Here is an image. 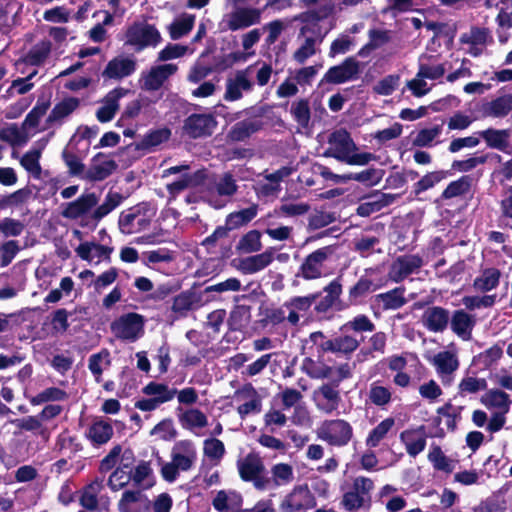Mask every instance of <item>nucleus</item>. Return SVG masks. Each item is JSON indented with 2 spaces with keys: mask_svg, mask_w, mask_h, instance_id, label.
<instances>
[{
  "mask_svg": "<svg viewBox=\"0 0 512 512\" xmlns=\"http://www.w3.org/2000/svg\"><path fill=\"white\" fill-rule=\"evenodd\" d=\"M384 174L383 169L370 167L361 172L345 174V183L354 180L365 186H375L382 180Z\"/></svg>",
  "mask_w": 512,
  "mask_h": 512,
  "instance_id": "54",
  "label": "nucleus"
},
{
  "mask_svg": "<svg viewBox=\"0 0 512 512\" xmlns=\"http://www.w3.org/2000/svg\"><path fill=\"white\" fill-rule=\"evenodd\" d=\"M317 436L331 446H346L353 437L351 424L344 419L325 420L317 430Z\"/></svg>",
  "mask_w": 512,
  "mask_h": 512,
  "instance_id": "7",
  "label": "nucleus"
},
{
  "mask_svg": "<svg viewBox=\"0 0 512 512\" xmlns=\"http://www.w3.org/2000/svg\"><path fill=\"white\" fill-rule=\"evenodd\" d=\"M475 135L482 138L487 147L501 152L506 153L510 145L509 140L511 132L508 129H495L490 127L488 129L475 132Z\"/></svg>",
  "mask_w": 512,
  "mask_h": 512,
  "instance_id": "28",
  "label": "nucleus"
},
{
  "mask_svg": "<svg viewBox=\"0 0 512 512\" xmlns=\"http://www.w3.org/2000/svg\"><path fill=\"white\" fill-rule=\"evenodd\" d=\"M428 460L432 463L435 470L445 473H451L454 470V465L442 451L439 445H433L428 454Z\"/></svg>",
  "mask_w": 512,
  "mask_h": 512,
  "instance_id": "64",
  "label": "nucleus"
},
{
  "mask_svg": "<svg viewBox=\"0 0 512 512\" xmlns=\"http://www.w3.org/2000/svg\"><path fill=\"white\" fill-rule=\"evenodd\" d=\"M328 144L329 147L324 151L323 156L341 162H344L350 153L357 150L350 133L344 128L333 131L328 137Z\"/></svg>",
  "mask_w": 512,
  "mask_h": 512,
  "instance_id": "11",
  "label": "nucleus"
},
{
  "mask_svg": "<svg viewBox=\"0 0 512 512\" xmlns=\"http://www.w3.org/2000/svg\"><path fill=\"white\" fill-rule=\"evenodd\" d=\"M449 175H451V173L448 170L428 172L414 184L413 188L415 195H419L422 192L433 188L436 184L446 179Z\"/></svg>",
  "mask_w": 512,
  "mask_h": 512,
  "instance_id": "58",
  "label": "nucleus"
},
{
  "mask_svg": "<svg viewBox=\"0 0 512 512\" xmlns=\"http://www.w3.org/2000/svg\"><path fill=\"white\" fill-rule=\"evenodd\" d=\"M124 199L125 197L121 193L110 190L106 194L104 202L101 205L97 204V206L93 208V212L90 214V221H92L91 229H95L98 223L117 208Z\"/></svg>",
  "mask_w": 512,
  "mask_h": 512,
  "instance_id": "34",
  "label": "nucleus"
},
{
  "mask_svg": "<svg viewBox=\"0 0 512 512\" xmlns=\"http://www.w3.org/2000/svg\"><path fill=\"white\" fill-rule=\"evenodd\" d=\"M237 468L244 482H252L258 491L268 490L269 476L258 453L250 452L243 459L238 460Z\"/></svg>",
  "mask_w": 512,
  "mask_h": 512,
  "instance_id": "3",
  "label": "nucleus"
},
{
  "mask_svg": "<svg viewBox=\"0 0 512 512\" xmlns=\"http://www.w3.org/2000/svg\"><path fill=\"white\" fill-rule=\"evenodd\" d=\"M252 307L246 304H237L230 311L227 325L230 331H243L251 321Z\"/></svg>",
  "mask_w": 512,
  "mask_h": 512,
  "instance_id": "41",
  "label": "nucleus"
},
{
  "mask_svg": "<svg viewBox=\"0 0 512 512\" xmlns=\"http://www.w3.org/2000/svg\"><path fill=\"white\" fill-rule=\"evenodd\" d=\"M379 287L372 279L365 275L361 276L348 291V305L361 304L369 293L376 291Z\"/></svg>",
  "mask_w": 512,
  "mask_h": 512,
  "instance_id": "38",
  "label": "nucleus"
},
{
  "mask_svg": "<svg viewBox=\"0 0 512 512\" xmlns=\"http://www.w3.org/2000/svg\"><path fill=\"white\" fill-rule=\"evenodd\" d=\"M195 16L191 14H183L180 18L175 19L169 26V34L172 40H178L187 35L194 27Z\"/></svg>",
  "mask_w": 512,
  "mask_h": 512,
  "instance_id": "59",
  "label": "nucleus"
},
{
  "mask_svg": "<svg viewBox=\"0 0 512 512\" xmlns=\"http://www.w3.org/2000/svg\"><path fill=\"white\" fill-rule=\"evenodd\" d=\"M55 447L60 452H68V458H73L83 450V445L75 435H70L66 430L61 432L56 439Z\"/></svg>",
  "mask_w": 512,
  "mask_h": 512,
  "instance_id": "56",
  "label": "nucleus"
},
{
  "mask_svg": "<svg viewBox=\"0 0 512 512\" xmlns=\"http://www.w3.org/2000/svg\"><path fill=\"white\" fill-rule=\"evenodd\" d=\"M102 157H104V154L99 152L92 158V164L88 170H86L83 179L90 182H97L103 181L113 174L118 167L116 161L109 159L104 160L101 163H97V161Z\"/></svg>",
  "mask_w": 512,
  "mask_h": 512,
  "instance_id": "25",
  "label": "nucleus"
},
{
  "mask_svg": "<svg viewBox=\"0 0 512 512\" xmlns=\"http://www.w3.org/2000/svg\"><path fill=\"white\" fill-rule=\"evenodd\" d=\"M262 234L257 229H252L243 234L235 246L239 255L257 253L262 249Z\"/></svg>",
  "mask_w": 512,
  "mask_h": 512,
  "instance_id": "43",
  "label": "nucleus"
},
{
  "mask_svg": "<svg viewBox=\"0 0 512 512\" xmlns=\"http://www.w3.org/2000/svg\"><path fill=\"white\" fill-rule=\"evenodd\" d=\"M261 20V10L252 7H238L227 15L223 30L237 31L258 24Z\"/></svg>",
  "mask_w": 512,
  "mask_h": 512,
  "instance_id": "15",
  "label": "nucleus"
},
{
  "mask_svg": "<svg viewBox=\"0 0 512 512\" xmlns=\"http://www.w3.org/2000/svg\"><path fill=\"white\" fill-rule=\"evenodd\" d=\"M337 388L338 386L332 382L324 383L318 388L316 394L321 397V400L317 403L318 409L326 414H330L338 408L341 397Z\"/></svg>",
  "mask_w": 512,
  "mask_h": 512,
  "instance_id": "30",
  "label": "nucleus"
},
{
  "mask_svg": "<svg viewBox=\"0 0 512 512\" xmlns=\"http://www.w3.org/2000/svg\"><path fill=\"white\" fill-rule=\"evenodd\" d=\"M423 264V258L418 254L398 256L390 266L388 278L394 283H401L409 275L418 272Z\"/></svg>",
  "mask_w": 512,
  "mask_h": 512,
  "instance_id": "14",
  "label": "nucleus"
},
{
  "mask_svg": "<svg viewBox=\"0 0 512 512\" xmlns=\"http://www.w3.org/2000/svg\"><path fill=\"white\" fill-rule=\"evenodd\" d=\"M395 425V419L388 417L382 420L368 434L365 444L369 448H376L384 440Z\"/></svg>",
  "mask_w": 512,
  "mask_h": 512,
  "instance_id": "55",
  "label": "nucleus"
},
{
  "mask_svg": "<svg viewBox=\"0 0 512 512\" xmlns=\"http://www.w3.org/2000/svg\"><path fill=\"white\" fill-rule=\"evenodd\" d=\"M103 489V481L99 478L84 485L78 491L79 504L88 511L94 512L99 510V494Z\"/></svg>",
  "mask_w": 512,
  "mask_h": 512,
  "instance_id": "27",
  "label": "nucleus"
},
{
  "mask_svg": "<svg viewBox=\"0 0 512 512\" xmlns=\"http://www.w3.org/2000/svg\"><path fill=\"white\" fill-rule=\"evenodd\" d=\"M145 318L136 312H129L116 318L111 324V332L117 339L135 342L144 334Z\"/></svg>",
  "mask_w": 512,
  "mask_h": 512,
  "instance_id": "4",
  "label": "nucleus"
},
{
  "mask_svg": "<svg viewBox=\"0 0 512 512\" xmlns=\"http://www.w3.org/2000/svg\"><path fill=\"white\" fill-rule=\"evenodd\" d=\"M321 292H325L326 295L320 296L318 302L315 301L314 311L317 315H326L333 306L340 303V296L342 294L340 277L333 279Z\"/></svg>",
  "mask_w": 512,
  "mask_h": 512,
  "instance_id": "22",
  "label": "nucleus"
},
{
  "mask_svg": "<svg viewBox=\"0 0 512 512\" xmlns=\"http://www.w3.org/2000/svg\"><path fill=\"white\" fill-rule=\"evenodd\" d=\"M141 204L128 208L120 213L118 226L123 234L130 235L147 229L151 219L145 215Z\"/></svg>",
  "mask_w": 512,
  "mask_h": 512,
  "instance_id": "13",
  "label": "nucleus"
},
{
  "mask_svg": "<svg viewBox=\"0 0 512 512\" xmlns=\"http://www.w3.org/2000/svg\"><path fill=\"white\" fill-rule=\"evenodd\" d=\"M99 197L94 192L83 193L77 199L63 203L61 215L70 220L81 219V227L91 228L92 221L88 214L97 206Z\"/></svg>",
  "mask_w": 512,
  "mask_h": 512,
  "instance_id": "5",
  "label": "nucleus"
},
{
  "mask_svg": "<svg viewBox=\"0 0 512 512\" xmlns=\"http://www.w3.org/2000/svg\"><path fill=\"white\" fill-rule=\"evenodd\" d=\"M360 74V64L355 57L345 58L339 65L330 67L320 81V85L342 84L348 81L356 80Z\"/></svg>",
  "mask_w": 512,
  "mask_h": 512,
  "instance_id": "12",
  "label": "nucleus"
},
{
  "mask_svg": "<svg viewBox=\"0 0 512 512\" xmlns=\"http://www.w3.org/2000/svg\"><path fill=\"white\" fill-rule=\"evenodd\" d=\"M480 402L488 409L497 408L504 413L510 410L511 400L509 395L500 389H490L480 398Z\"/></svg>",
  "mask_w": 512,
  "mask_h": 512,
  "instance_id": "44",
  "label": "nucleus"
},
{
  "mask_svg": "<svg viewBox=\"0 0 512 512\" xmlns=\"http://www.w3.org/2000/svg\"><path fill=\"white\" fill-rule=\"evenodd\" d=\"M253 83L247 78L245 71H238L234 79H228L224 99L237 101L242 98V90L250 91Z\"/></svg>",
  "mask_w": 512,
  "mask_h": 512,
  "instance_id": "36",
  "label": "nucleus"
},
{
  "mask_svg": "<svg viewBox=\"0 0 512 512\" xmlns=\"http://www.w3.org/2000/svg\"><path fill=\"white\" fill-rule=\"evenodd\" d=\"M236 395L250 398L249 401L239 405L237 408V412L242 419L251 413H259L261 411V399L252 384H247L242 390L236 391Z\"/></svg>",
  "mask_w": 512,
  "mask_h": 512,
  "instance_id": "40",
  "label": "nucleus"
},
{
  "mask_svg": "<svg viewBox=\"0 0 512 512\" xmlns=\"http://www.w3.org/2000/svg\"><path fill=\"white\" fill-rule=\"evenodd\" d=\"M274 260V254L271 250H265L262 253L241 258L238 269L243 274H255L268 267Z\"/></svg>",
  "mask_w": 512,
  "mask_h": 512,
  "instance_id": "31",
  "label": "nucleus"
},
{
  "mask_svg": "<svg viewBox=\"0 0 512 512\" xmlns=\"http://www.w3.org/2000/svg\"><path fill=\"white\" fill-rule=\"evenodd\" d=\"M334 251L335 248L332 245L324 246L313 251L305 257L296 276L305 280L321 278L323 275L324 263L329 256L334 253Z\"/></svg>",
  "mask_w": 512,
  "mask_h": 512,
  "instance_id": "9",
  "label": "nucleus"
},
{
  "mask_svg": "<svg viewBox=\"0 0 512 512\" xmlns=\"http://www.w3.org/2000/svg\"><path fill=\"white\" fill-rule=\"evenodd\" d=\"M52 44L49 40H42L31 47L23 61L31 66H41L51 53Z\"/></svg>",
  "mask_w": 512,
  "mask_h": 512,
  "instance_id": "52",
  "label": "nucleus"
},
{
  "mask_svg": "<svg viewBox=\"0 0 512 512\" xmlns=\"http://www.w3.org/2000/svg\"><path fill=\"white\" fill-rule=\"evenodd\" d=\"M477 318L468 313L465 309L454 310L450 317V329L462 340L468 341L476 326Z\"/></svg>",
  "mask_w": 512,
  "mask_h": 512,
  "instance_id": "17",
  "label": "nucleus"
},
{
  "mask_svg": "<svg viewBox=\"0 0 512 512\" xmlns=\"http://www.w3.org/2000/svg\"><path fill=\"white\" fill-rule=\"evenodd\" d=\"M291 115L293 119L302 128H307L311 119V110L309 100L306 98L294 101L291 105Z\"/></svg>",
  "mask_w": 512,
  "mask_h": 512,
  "instance_id": "61",
  "label": "nucleus"
},
{
  "mask_svg": "<svg viewBox=\"0 0 512 512\" xmlns=\"http://www.w3.org/2000/svg\"><path fill=\"white\" fill-rule=\"evenodd\" d=\"M271 106L268 104L259 107H249L243 112L249 117L236 122L228 131L227 138L231 142H244L252 135L260 132L264 128V121L262 117L266 115Z\"/></svg>",
  "mask_w": 512,
  "mask_h": 512,
  "instance_id": "2",
  "label": "nucleus"
},
{
  "mask_svg": "<svg viewBox=\"0 0 512 512\" xmlns=\"http://www.w3.org/2000/svg\"><path fill=\"white\" fill-rule=\"evenodd\" d=\"M170 137L171 130L167 127L150 130L135 144V148L137 150L151 151L162 143L167 142Z\"/></svg>",
  "mask_w": 512,
  "mask_h": 512,
  "instance_id": "42",
  "label": "nucleus"
},
{
  "mask_svg": "<svg viewBox=\"0 0 512 512\" xmlns=\"http://www.w3.org/2000/svg\"><path fill=\"white\" fill-rule=\"evenodd\" d=\"M218 125L213 113H192L183 121L182 130L191 139L208 138Z\"/></svg>",
  "mask_w": 512,
  "mask_h": 512,
  "instance_id": "8",
  "label": "nucleus"
},
{
  "mask_svg": "<svg viewBox=\"0 0 512 512\" xmlns=\"http://www.w3.org/2000/svg\"><path fill=\"white\" fill-rule=\"evenodd\" d=\"M171 459L178 470L188 471L192 468L197 459V452L191 440L185 439L175 443Z\"/></svg>",
  "mask_w": 512,
  "mask_h": 512,
  "instance_id": "19",
  "label": "nucleus"
},
{
  "mask_svg": "<svg viewBox=\"0 0 512 512\" xmlns=\"http://www.w3.org/2000/svg\"><path fill=\"white\" fill-rule=\"evenodd\" d=\"M51 106V94H42L38 97L35 106L26 115L23 125L30 128H36L40 119L47 113Z\"/></svg>",
  "mask_w": 512,
  "mask_h": 512,
  "instance_id": "50",
  "label": "nucleus"
},
{
  "mask_svg": "<svg viewBox=\"0 0 512 512\" xmlns=\"http://www.w3.org/2000/svg\"><path fill=\"white\" fill-rule=\"evenodd\" d=\"M113 436L112 425L104 420H98L91 424L87 437L94 446H101L107 443Z\"/></svg>",
  "mask_w": 512,
  "mask_h": 512,
  "instance_id": "46",
  "label": "nucleus"
},
{
  "mask_svg": "<svg viewBox=\"0 0 512 512\" xmlns=\"http://www.w3.org/2000/svg\"><path fill=\"white\" fill-rule=\"evenodd\" d=\"M492 40L490 30L486 27L472 26L468 33H463L460 36L462 44H469L471 46H484L488 40Z\"/></svg>",
  "mask_w": 512,
  "mask_h": 512,
  "instance_id": "60",
  "label": "nucleus"
},
{
  "mask_svg": "<svg viewBox=\"0 0 512 512\" xmlns=\"http://www.w3.org/2000/svg\"><path fill=\"white\" fill-rule=\"evenodd\" d=\"M309 339L317 346L318 356L331 353L346 359H349L364 341L363 336H353L343 324L330 337L322 331H315L310 333Z\"/></svg>",
  "mask_w": 512,
  "mask_h": 512,
  "instance_id": "1",
  "label": "nucleus"
},
{
  "mask_svg": "<svg viewBox=\"0 0 512 512\" xmlns=\"http://www.w3.org/2000/svg\"><path fill=\"white\" fill-rule=\"evenodd\" d=\"M80 105V100L76 97H66L62 101L55 104L46 122L52 124L72 114Z\"/></svg>",
  "mask_w": 512,
  "mask_h": 512,
  "instance_id": "48",
  "label": "nucleus"
},
{
  "mask_svg": "<svg viewBox=\"0 0 512 512\" xmlns=\"http://www.w3.org/2000/svg\"><path fill=\"white\" fill-rule=\"evenodd\" d=\"M345 328L355 337L363 336V332H372L375 330V324L365 314H359L352 320L343 324Z\"/></svg>",
  "mask_w": 512,
  "mask_h": 512,
  "instance_id": "62",
  "label": "nucleus"
},
{
  "mask_svg": "<svg viewBox=\"0 0 512 512\" xmlns=\"http://www.w3.org/2000/svg\"><path fill=\"white\" fill-rule=\"evenodd\" d=\"M398 196L397 194L381 193L378 191L369 194L364 197L365 201L358 205L356 214L360 217H369L393 204Z\"/></svg>",
  "mask_w": 512,
  "mask_h": 512,
  "instance_id": "16",
  "label": "nucleus"
},
{
  "mask_svg": "<svg viewBox=\"0 0 512 512\" xmlns=\"http://www.w3.org/2000/svg\"><path fill=\"white\" fill-rule=\"evenodd\" d=\"M202 304V292L191 288L174 297L171 309L175 313L185 315L189 310L198 308Z\"/></svg>",
  "mask_w": 512,
  "mask_h": 512,
  "instance_id": "35",
  "label": "nucleus"
},
{
  "mask_svg": "<svg viewBox=\"0 0 512 512\" xmlns=\"http://www.w3.org/2000/svg\"><path fill=\"white\" fill-rule=\"evenodd\" d=\"M427 435L425 433V426L421 425L416 429H407L400 433V440L405 445L407 454L415 458L426 447Z\"/></svg>",
  "mask_w": 512,
  "mask_h": 512,
  "instance_id": "23",
  "label": "nucleus"
},
{
  "mask_svg": "<svg viewBox=\"0 0 512 512\" xmlns=\"http://www.w3.org/2000/svg\"><path fill=\"white\" fill-rule=\"evenodd\" d=\"M501 273L497 268L485 269L481 276L474 280V287L480 291L487 292L496 288L499 284Z\"/></svg>",
  "mask_w": 512,
  "mask_h": 512,
  "instance_id": "63",
  "label": "nucleus"
},
{
  "mask_svg": "<svg viewBox=\"0 0 512 512\" xmlns=\"http://www.w3.org/2000/svg\"><path fill=\"white\" fill-rule=\"evenodd\" d=\"M10 423L16 426L19 430L34 432L44 440H48L50 437V430L42 425V420L39 415L13 419Z\"/></svg>",
  "mask_w": 512,
  "mask_h": 512,
  "instance_id": "45",
  "label": "nucleus"
},
{
  "mask_svg": "<svg viewBox=\"0 0 512 512\" xmlns=\"http://www.w3.org/2000/svg\"><path fill=\"white\" fill-rule=\"evenodd\" d=\"M316 497L307 484L296 485L280 503L282 512H303L316 506Z\"/></svg>",
  "mask_w": 512,
  "mask_h": 512,
  "instance_id": "10",
  "label": "nucleus"
},
{
  "mask_svg": "<svg viewBox=\"0 0 512 512\" xmlns=\"http://www.w3.org/2000/svg\"><path fill=\"white\" fill-rule=\"evenodd\" d=\"M136 61L128 57H114L111 59L104 71L102 76L108 79H122L132 75L136 71Z\"/></svg>",
  "mask_w": 512,
  "mask_h": 512,
  "instance_id": "24",
  "label": "nucleus"
},
{
  "mask_svg": "<svg viewBox=\"0 0 512 512\" xmlns=\"http://www.w3.org/2000/svg\"><path fill=\"white\" fill-rule=\"evenodd\" d=\"M161 42L162 36L153 24L135 22L126 31V44L135 47L137 52L147 47H156Z\"/></svg>",
  "mask_w": 512,
  "mask_h": 512,
  "instance_id": "6",
  "label": "nucleus"
},
{
  "mask_svg": "<svg viewBox=\"0 0 512 512\" xmlns=\"http://www.w3.org/2000/svg\"><path fill=\"white\" fill-rule=\"evenodd\" d=\"M473 177L463 175L457 180L450 182L440 195L442 200H449L455 197L464 196L471 191Z\"/></svg>",
  "mask_w": 512,
  "mask_h": 512,
  "instance_id": "47",
  "label": "nucleus"
},
{
  "mask_svg": "<svg viewBox=\"0 0 512 512\" xmlns=\"http://www.w3.org/2000/svg\"><path fill=\"white\" fill-rule=\"evenodd\" d=\"M321 295L322 292H314L306 296H294L285 301L283 307L289 309L287 321L292 326H297L300 321L299 312L309 311L312 305Z\"/></svg>",
  "mask_w": 512,
  "mask_h": 512,
  "instance_id": "20",
  "label": "nucleus"
},
{
  "mask_svg": "<svg viewBox=\"0 0 512 512\" xmlns=\"http://www.w3.org/2000/svg\"><path fill=\"white\" fill-rule=\"evenodd\" d=\"M258 212L259 205L252 203L247 208L229 213L225 218V223L230 231L237 230L248 225L257 216Z\"/></svg>",
  "mask_w": 512,
  "mask_h": 512,
  "instance_id": "39",
  "label": "nucleus"
},
{
  "mask_svg": "<svg viewBox=\"0 0 512 512\" xmlns=\"http://www.w3.org/2000/svg\"><path fill=\"white\" fill-rule=\"evenodd\" d=\"M177 70L178 66L172 63L151 67V69L143 75L142 88L146 91H156L160 89L165 81L174 75Z\"/></svg>",
  "mask_w": 512,
  "mask_h": 512,
  "instance_id": "18",
  "label": "nucleus"
},
{
  "mask_svg": "<svg viewBox=\"0 0 512 512\" xmlns=\"http://www.w3.org/2000/svg\"><path fill=\"white\" fill-rule=\"evenodd\" d=\"M124 199L125 197L121 193L110 190L106 194L104 202L101 205L97 204V206L93 208V212L90 214V221H92L91 229H95L98 223L117 208Z\"/></svg>",
  "mask_w": 512,
  "mask_h": 512,
  "instance_id": "32",
  "label": "nucleus"
},
{
  "mask_svg": "<svg viewBox=\"0 0 512 512\" xmlns=\"http://www.w3.org/2000/svg\"><path fill=\"white\" fill-rule=\"evenodd\" d=\"M433 365L444 385H449L452 381L451 375L459 367V361L455 354L450 351H441L433 358Z\"/></svg>",
  "mask_w": 512,
  "mask_h": 512,
  "instance_id": "26",
  "label": "nucleus"
},
{
  "mask_svg": "<svg viewBox=\"0 0 512 512\" xmlns=\"http://www.w3.org/2000/svg\"><path fill=\"white\" fill-rule=\"evenodd\" d=\"M32 195L29 187L20 188L10 194L0 196V210L18 207L26 203Z\"/></svg>",
  "mask_w": 512,
  "mask_h": 512,
  "instance_id": "57",
  "label": "nucleus"
},
{
  "mask_svg": "<svg viewBox=\"0 0 512 512\" xmlns=\"http://www.w3.org/2000/svg\"><path fill=\"white\" fill-rule=\"evenodd\" d=\"M181 426L187 430L204 428L208 425L206 414L198 408H190L178 415Z\"/></svg>",
  "mask_w": 512,
  "mask_h": 512,
  "instance_id": "51",
  "label": "nucleus"
},
{
  "mask_svg": "<svg viewBox=\"0 0 512 512\" xmlns=\"http://www.w3.org/2000/svg\"><path fill=\"white\" fill-rule=\"evenodd\" d=\"M142 393L147 396H153L161 405L174 399L177 393V389L170 388L167 384L164 383L151 381L142 388Z\"/></svg>",
  "mask_w": 512,
  "mask_h": 512,
  "instance_id": "49",
  "label": "nucleus"
},
{
  "mask_svg": "<svg viewBox=\"0 0 512 512\" xmlns=\"http://www.w3.org/2000/svg\"><path fill=\"white\" fill-rule=\"evenodd\" d=\"M405 292L406 288L404 286H398L387 292L375 295L374 302L382 311L397 310L407 303Z\"/></svg>",
  "mask_w": 512,
  "mask_h": 512,
  "instance_id": "29",
  "label": "nucleus"
},
{
  "mask_svg": "<svg viewBox=\"0 0 512 512\" xmlns=\"http://www.w3.org/2000/svg\"><path fill=\"white\" fill-rule=\"evenodd\" d=\"M451 314L442 306L428 307L422 315V323L430 332L439 333L445 331L450 324Z\"/></svg>",
  "mask_w": 512,
  "mask_h": 512,
  "instance_id": "21",
  "label": "nucleus"
},
{
  "mask_svg": "<svg viewBox=\"0 0 512 512\" xmlns=\"http://www.w3.org/2000/svg\"><path fill=\"white\" fill-rule=\"evenodd\" d=\"M272 477H269L268 489L287 485L294 479L293 468L287 463H277L271 468Z\"/></svg>",
  "mask_w": 512,
  "mask_h": 512,
  "instance_id": "53",
  "label": "nucleus"
},
{
  "mask_svg": "<svg viewBox=\"0 0 512 512\" xmlns=\"http://www.w3.org/2000/svg\"><path fill=\"white\" fill-rule=\"evenodd\" d=\"M484 116L502 118L512 111V94L499 96L482 105L481 109Z\"/></svg>",
  "mask_w": 512,
  "mask_h": 512,
  "instance_id": "37",
  "label": "nucleus"
},
{
  "mask_svg": "<svg viewBox=\"0 0 512 512\" xmlns=\"http://www.w3.org/2000/svg\"><path fill=\"white\" fill-rule=\"evenodd\" d=\"M124 199L125 197L121 193L110 190L106 194L104 202L101 205L97 204V206L93 208V212L90 214V221H92L91 229H95L98 223L117 208Z\"/></svg>",
  "mask_w": 512,
  "mask_h": 512,
  "instance_id": "33",
  "label": "nucleus"
}]
</instances>
